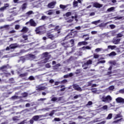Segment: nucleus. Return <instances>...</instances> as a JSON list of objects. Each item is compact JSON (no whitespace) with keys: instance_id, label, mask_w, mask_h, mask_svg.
I'll use <instances>...</instances> for the list:
<instances>
[{"instance_id":"obj_1","label":"nucleus","mask_w":124,"mask_h":124,"mask_svg":"<svg viewBox=\"0 0 124 124\" xmlns=\"http://www.w3.org/2000/svg\"><path fill=\"white\" fill-rule=\"evenodd\" d=\"M99 97L102 101V102H105V103H110L112 101L113 98L110 95H108L105 96L104 95H99Z\"/></svg>"},{"instance_id":"obj_2","label":"nucleus","mask_w":124,"mask_h":124,"mask_svg":"<svg viewBox=\"0 0 124 124\" xmlns=\"http://www.w3.org/2000/svg\"><path fill=\"white\" fill-rule=\"evenodd\" d=\"M60 32H61V31H58L57 32V33H56V34H55L54 36V35H53L50 33H48L47 34V36L48 38H49V39H51V40H54V39H55V38H56V37H58V36H59V35H60Z\"/></svg>"},{"instance_id":"obj_3","label":"nucleus","mask_w":124,"mask_h":124,"mask_svg":"<svg viewBox=\"0 0 124 124\" xmlns=\"http://www.w3.org/2000/svg\"><path fill=\"white\" fill-rule=\"evenodd\" d=\"M92 62L93 61L91 60L87 61V62L82 65L83 69H88V68H89V65H90V64H92Z\"/></svg>"},{"instance_id":"obj_4","label":"nucleus","mask_w":124,"mask_h":124,"mask_svg":"<svg viewBox=\"0 0 124 124\" xmlns=\"http://www.w3.org/2000/svg\"><path fill=\"white\" fill-rule=\"evenodd\" d=\"M18 47V45L16 44H13L8 46L6 48V51H9L10 49H15V48H17Z\"/></svg>"},{"instance_id":"obj_5","label":"nucleus","mask_w":124,"mask_h":124,"mask_svg":"<svg viewBox=\"0 0 124 124\" xmlns=\"http://www.w3.org/2000/svg\"><path fill=\"white\" fill-rule=\"evenodd\" d=\"M67 44L66 43H62V45L65 47V48H66V47H72L74 44V40H71L70 42L69 43V44L67 46L65 45Z\"/></svg>"},{"instance_id":"obj_6","label":"nucleus","mask_w":124,"mask_h":124,"mask_svg":"<svg viewBox=\"0 0 124 124\" xmlns=\"http://www.w3.org/2000/svg\"><path fill=\"white\" fill-rule=\"evenodd\" d=\"M28 24H30L31 26V27H36V23L34 22V20L33 19H31L30 20V21L27 22L26 23L25 25H28Z\"/></svg>"},{"instance_id":"obj_7","label":"nucleus","mask_w":124,"mask_h":124,"mask_svg":"<svg viewBox=\"0 0 124 124\" xmlns=\"http://www.w3.org/2000/svg\"><path fill=\"white\" fill-rule=\"evenodd\" d=\"M56 3H57V2L56 1H52L47 5V7L48 8H54L55 7V5H56Z\"/></svg>"},{"instance_id":"obj_8","label":"nucleus","mask_w":124,"mask_h":124,"mask_svg":"<svg viewBox=\"0 0 124 124\" xmlns=\"http://www.w3.org/2000/svg\"><path fill=\"white\" fill-rule=\"evenodd\" d=\"M42 117H43V115H35L32 117V120L35 121V122H37L39 121V119L42 118Z\"/></svg>"},{"instance_id":"obj_9","label":"nucleus","mask_w":124,"mask_h":124,"mask_svg":"<svg viewBox=\"0 0 124 124\" xmlns=\"http://www.w3.org/2000/svg\"><path fill=\"white\" fill-rule=\"evenodd\" d=\"M115 100L118 103H124V99L121 97H118Z\"/></svg>"},{"instance_id":"obj_10","label":"nucleus","mask_w":124,"mask_h":124,"mask_svg":"<svg viewBox=\"0 0 124 124\" xmlns=\"http://www.w3.org/2000/svg\"><path fill=\"white\" fill-rule=\"evenodd\" d=\"M42 30H44V27L42 26H40L36 29L35 31L36 33H40V32Z\"/></svg>"},{"instance_id":"obj_11","label":"nucleus","mask_w":124,"mask_h":124,"mask_svg":"<svg viewBox=\"0 0 124 124\" xmlns=\"http://www.w3.org/2000/svg\"><path fill=\"white\" fill-rule=\"evenodd\" d=\"M73 88L75 89V90H76V91H78V92H82V88H81V87L77 84H74L73 85Z\"/></svg>"},{"instance_id":"obj_12","label":"nucleus","mask_w":124,"mask_h":124,"mask_svg":"<svg viewBox=\"0 0 124 124\" xmlns=\"http://www.w3.org/2000/svg\"><path fill=\"white\" fill-rule=\"evenodd\" d=\"M46 90V87L39 86L38 87H36V91L38 92H40V91H43Z\"/></svg>"},{"instance_id":"obj_13","label":"nucleus","mask_w":124,"mask_h":124,"mask_svg":"<svg viewBox=\"0 0 124 124\" xmlns=\"http://www.w3.org/2000/svg\"><path fill=\"white\" fill-rule=\"evenodd\" d=\"M46 13L47 15H53V14H55V11H54V10H50L46 12Z\"/></svg>"},{"instance_id":"obj_14","label":"nucleus","mask_w":124,"mask_h":124,"mask_svg":"<svg viewBox=\"0 0 124 124\" xmlns=\"http://www.w3.org/2000/svg\"><path fill=\"white\" fill-rule=\"evenodd\" d=\"M93 6H94V7H96V8H100V7H102V5L98 3H95L93 4Z\"/></svg>"},{"instance_id":"obj_15","label":"nucleus","mask_w":124,"mask_h":124,"mask_svg":"<svg viewBox=\"0 0 124 124\" xmlns=\"http://www.w3.org/2000/svg\"><path fill=\"white\" fill-rule=\"evenodd\" d=\"M121 41V39H114L112 41V43H113V44H119V43H120V41Z\"/></svg>"},{"instance_id":"obj_16","label":"nucleus","mask_w":124,"mask_h":124,"mask_svg":"<svg viewBox=\"0 0 124 124\" xmlns=\"http://www.w3.org/2000/svg\"><path fill=\"white\" fill-rule=\"evenodd\" d=\"M9 6V4H5L4 6L0 8V11H4L5 9H6V8L8 7Z\"/></svg>"},{"instance_id":"obj_17","label":"nucleus","mask_w":124,"mask_h":124,"mask_svg":"<svg viewBox=\"0 0 124 124\" xmlns=\"http://www.w3.org/2000/svg\"><path fill=\"white\" fill-rule=\"evenodd\" d=\"M11 67L9 66L8 65L7 66H3L1 67L0 68V69L2 70V71H3L4 69H6L7 68H11Z\"/></svg>"},{"instance_id":"obj_18","label":"nucleus","mask_w":124,"mask_h":124,"mask_svg":"<svg viewBox=\"0 0 124 124\" xmlns=\"http://www.w3.org/2000/svg\"><path fill=\"white\" fill-rule=\"evenodd\" d=\"M62 97H53L51 99V101H60V100H62Z\"/></svg>"},{"instance_id":"obj_19","label":"nucleus","mask_w":124,"mask_h":124,"mask_svg":"<svg viewBox=\"0 0 124 124\" xmlns=\"http://www.w3.org/2000/svg\"><path fill=\"white\" fill-rule=\"evenodd\" d=\"M88 44V42L85 41L80 42L78 43V46H81L82 45H87Z\"/></svg>"},{"instance_id":"obj_20","label":"nucleus","mask_w":124,"mask_h":124,"mask_svg":"<svg viewBox=\"0 0 124 124\" xmlns=\"http://www.w3.org/2000/svg\"><path fill=\"white\" fill-rule=\"evenodd\" d=\"M27 3H24L22 6L20 8V9L22 10V11H24L26 8H27Z\"/></svg>"},{"instance_id":"obj_21","label":"nucleus","mask_w":124,"mask_h":124,"mask_svg":"<svg viewBox=\"0 0 124 124\" xmlns=\"http://www.w3.org/2000/svg\"><path fill=\"white\" fill-rule=\"evenodd\" d=\"M108 49H111V50H114V49L117 48V46H108Z\"/></svg>"},{"instance_id":"obj_22","label":"nucleus","mask_w":124,"mask_h":124,"mask_svg":"<svg viewBox=\"0 0 124 124\" xmlns=\"http://www.w3.org/2000/svg\"><path fill=\"white\" fill-rule=\"evenodd\" d=\"M29 31L28 28L24 27L23 28L22 30L21 31L22 32H27Z\"/></svg>"},{"instance_id":"obj_23","label":"nucleus","mask_w":124,"mask_h":124,"mask_svg":"<svg viewBox=\"0 0 124 124\" xmlns=\"http://www.w3.org/2000/svg\"><path fill=\"white\" fill-rule=\"evenodd\" d=\"M48 61H49V58L47 57L46 58H45V59L44 60H43L42 61H41L42 63H46V62H48Z\"/></svg>"},{"instance_id":"obj_24","label":"nucleus","mask_w":124,"mask_h":124,"mask_svg":"<svg viewBox=\"0 0 124 124\" xmlns=\"http://www.w3.org/2000/svg\"><path fill=\"white\" fill-rule=\"evenodd\" d=\"M96 53H98V52H101V51H104L103 48H97L95 50Z\"/></svg>"},{"instance_id":"obj_25","label":"nucleus","mask_w":124,"mask_h":124,"mask_svg":"<svg viewBox=\"0 0 124 124\" xmlns=\"http://www.w3.org/2000/svg\"><path fill=\"white\" fill-rule=\"evenodd\" d=\"M115 8L114 7H110V8L107 9V11L108 12H111L113 11L115 9Z\"/></svg>"},{"instance_id":"obj_26","label":"nucleus","mask_w":124,"mask_h":124,"mask_svg":"<svg viewBox=\"0 0 124 124\" xmlns=\"http://www.w3.org/2000/svg\"><path fill=\"white\" fill-rule=\"evenodd\" d=\"M100 22V20H98L97 21H93L92 22V24H93L94 25H97V24H99V22Z\"/></svg>"},{"instance_id":"obj_27","label":"nucleus","mask_w":124,"mask_h":124,"mask_svg":"<svg viewBox=\"0 0 124 124\" xmlns=\"http://www.w3.org/2000/svg\"><path fill=\"white\" fill-rule=\"evenodd\" d=\"M112 114L111 113L109 114L107 117V120H111V119H112Z\"/></svg>"},{"instance_id":"obj_28","label":"nucleus","mask_w":124,"mask_h":124,"mask_svg":"<svg viewBox=\"0 0 124 124\" xmlns=\"http://www.w3.org/2000/svg\"><path fill=\"white\" fill-rule=\"evenodd\" d=\"M123 117L121 114H117L116 117L114 118V120H116V119H118L119 118H122Z\"/></svg>"},{"instance_id":"obj_29","label":"nucleus","mask_w":124,"mask_h":124,"mask_svg":"<svg viewBox=\"0 0 124 124\" xmlns=\"http://www.w3.org/2000/svg\"><path fill=\"white\" fill-rule=\"evenodd\" d=\"M106 36H107V34L106 33L102 34L100 35V37H101L102 38H105Z\"/></svg>"},{"instance_id":"obj_30","label":"nucleus","mask_w":124,"mask_h":124,"mask_svg":"<svg viewBox=\"0 0 124 124\" xmlns=\"http://www.w3.org/2000/svg\"><path fill=\"white\" fill-rule=\"evenodd\" d=\"M60 8H62V9H65V8H66L67 7V6L61 4L60 5Z\"/></svg>"},{"instance_id":"obj_31","label":"nucleus","mask_w":124,"mask_h":124,"mask_svg":"<svg viewBox=\"0 0 124 124\" xmlns=\"http://www.w3.org/2000/svg\"><path fill=\"white\" fill-rule=\"evenodd\" d=\"M74 6H78V2L76 0H74L73 2Z\"/></svg>"},{"instance_id":"obj_32","label":"nucleus","mask_w":124,"mask_h":124,"mask_svg":"<svg viewBox=\"0 0 124 124\" xmlns=\"http://www.w3.org/2000/svg\"><path fill=\"white\" fill-rule=\"evenodd\" d=\"M93 58L94 59H98V58H99V55H98L97 54H93Z\"/></svg>"},{"instance_id":"obj_33","label":"nucleus","mask_w":124,"mask_h":124,"mask_svg":"<svg viewBox=\"0 0 124 124\" xmlns=\"http://www.w3.org/2000/svg\"><path fill=\"white\" fill-rule=\"evenodd\" d=\"M4 75L6 76V77H8V76H10V73H7V72H5L3 73Z\"/></svg>"},{"instance_id":"obj_34","label":"nucleus","mask_w":124,"mask_h":124,"mask_svg":"<svg viewBox=\"0 0 124 124\" xmlns=\"http://www.w3.org/2000/svg\"><path fill=\"white\" fill-rule=\"evenodd\" d=\"M115 89V86L112 85L110 86L109 88H108V90L109 91H113V90H114Z\"/></svg>"},{"instance_id":"obj_35","label":"nucleus","mask_w":124,"mask_h":124,"mask_svg":"<svg viewBox=\"0 0 124 124\" xmlns=\"http://www.w3.org/2000/svg\"><path fill=\"white\" fill-rule=\"evenodd\" d=\"M106 62V61H105V60H103V61L99 60V62H97V64H99V63H105Z\"/></svg>"},{"instance_id":"obj_36","label":"nucleus","mask_w":124,"mask_h":124,"mask_svg":"<svg viewBox=\"0 0 124 124\" xmlns=\"http://www.w3.org/2000/svg\"><path fill=\"white\" fill-rule=\"evenodd\" d=\"M116 55H117V54H116V52H115L114 51H112L109 54V56H116Z\"/></svg>"},{"instance_id":"obj_37","label":"nucleus","mask_w":124,"mask_h":124,"mask_svg":"<svg viewBox=\"0 0 124 124\" xmlns=\"http://www.w3.org/2000/svg\"><path fill=\"white\" fill-rule=\"evenodd\" d=\"M55 112H56V110H52V111L50 112L49 115L52 117V116H53V115L55 114Z\"/></svg>"},{"instance_id":"obj_38","label":"nucleus","mask_w":124,"mask_h":124,"mask_svg":"<svg viewBox=\"0 0 124 124\" xmlns=\"http://www.w3.org/2000/svg\"><path fill=\"white\" fill-rule=\"evenodd\" d=\"M41 19L42 20H46V19H48V16H42Z\"/></svg>"},{"instance_id":"obj_39","label":"nucleus","mask_w":124,"mask_h":124,"mask_svg":"<svg viewBox=\"0 0 124 124\" xmlns=\"http://www.w3.org/2000/svg\"><path fill=\"white\" fill-rule=\"evenodd\" d=\"M102 108L103 110H107L108 109V106L105 105Z\"/></svg>"},{"instance_id":"obj_40","label":"nucleus","mask_w":124,"mask_h":124,"mask_svg":"<svg viewBox=\"0 0 124 124\" xmlns=\"http://www.w3.org/2000/svg\"><path fill=\"white\" fill-rule=\"evenodd\" d=\"M33 12L32 11H30L28 12L27 13H26V15H31V14H32Z\"/></svg>"},{"instance_id":"obj_41","label":"nucleus","mask_w":124,"mask_h":124,"mask_svg":"<svg viewBox=\"0 0 124 124\" xmlns=\"http://www.w3.org/2000/svg\"><path fill=\"white\" fill-rule=\"evenodd\" d=\"M71 12H68L67 13H66L65 16L66 17H69V16H71Z\"/></svg>"},{"instance_id":"obj_42","label":"nucleus","mask_w":124,"mask_h":124,"mask_svg":"<svg viewBox=\"0 0 124 124\" xmlns=\"http://www.w3.org/2000/svg\"><path fill=\"white\" fill-rule=\"evenodd\" d=\"M61 29H60V27L59 26H56L55 27L54 30L55 31H60Z\"/></svg>"},{"instance_id":"obj_43","label":"nucleus","mask_w":124,"mask_h":124,"mask_svg":"<svg viewBox=\"0 0 124 124\" xmlns=\"http://www.w3.org/2000/svg\"><path fill=\"white\" fill-rule=\"evenodd\" d=\"M86 105L87 106H91V105H93V102L89 101L88 104Z\"/></svg>"},{"instance_id":"obj_44","label":"nucleus","mask_w":124,"mask_h":124,"mask_svg":"<svg viewBox=\"0 0 124 124\" xmlns=\"http://www.w3.org/2000/svg\"><path fill=\"white\" fill-rule=\"evenodd\" d=\"M22 95H23V97H27V96H28V93H22Z\"/></svg>"},{"instance_id":"obj_45","label":"nucleus","mask_w":124,"mask_h":124,"mask_svg":"<svg viewBox=\"0 0 124 124\" xmlns=\"http://www.w3.org/2000/svg\"><path fill=\"white\" fill-rule=\"evenodd\" d=\"M109 27H110V29H111V30H113V29H115L116 26L115 25L112 24V25H110Z\"/></svg>"},{"instance_id":"obj_46","label":"nucleus","mask_w":124,"mask_h":124,"mask_svg":"<svg viewBox=\"0 0 124 124\" xmlns=\"http://www.w3.org/2000/svg\"><path fill=\"white\" fill-rule=\"evenodd\" d=\"M82 49H87L88 50H90L91 49V47L87 46L86 47L83 46L82 47Z\"/></svg>"},{"instance_id":"obj_47","label":"nucleus","mask_w":124,"mask_h":124,"mask_svg":"<svg viewBox=\"0 0 124 124\" xmlns=\"http://www.w3.org/2000/svg\"><path fill=\"white\" fill-rule=\"evenodd\" d=\"M59 66H61V64L58 63L56 65L54 66V68H58Z\"/></svg>"},{"instance_id":"obj_48","label":"nucleus","mask_w":124,"mask_h":124,"mask_svg":"<svg viewBox=\"0 0 124 124\" xmlns=\"http://www.w3.org/2000/svg\"><path fill=\"white\" fill-rule=\"evenodd\" d=\"M30 57L31 59H35V56L34 55H32V54H30Z\"/></svg>"},{"instance_id":"obj_49","label":"nucleus","mask_w":124,"mask_h":124,"mask_svg":"<svg viewBox=\"0 0 124 124\" xmlns=\"http://www.w3.org/2000/svg\"><path fill=\"white\" fill-rule=\"evenodd\" d=\"M54 120L55 122H61V119L60 118H55Z\"/></svg>"},{"instance_id":"obj_50","label":"nucleus","mask_w":124,"mask_h":124,"mask_svg":"<svg viewBox=\"0 0 124 124\" xmlns=\"http://www.w3.org/2000/svg\"><path fill=\"white\" fill-rule=\"evenodd\" d=\"M46 68H50V67H51V65L49 63H47L46 64Z\"/></svg>"},{"instance_id":"obj_51","label":"nucleus","mask_w":124,"mask_h":124,"mask_svg":"<svg viewBox=\"0 0 124 124\" xmlns=\"http://www.w3.org/2000/svg\"><path fill=\"white\" fill-rule=\"evenodd\" d=\"M50 110V108H45L42 109V111H49Z\"/></svg>"},{"instance_id":"obj_52","label":"nucleus","mask_w":124,"mask_h":124,"mask_svg":"<svg viewBox=\"0 0 124 124\" xmlns=\"http://www.w3.org/2000/svg\"><path fill=\"white\" fill-rule=\"evenodd\" d=\"M67 82V80L66 79H64L62 81H61V84H64L65 83H66Z\"/></svg>"},{"instance_id":"obj_53","label":"nucleus","mask_w":124,"mask_h":124,"mask_svg":"<svg viewBox=\"0 0 124 124\" xmlns=\"http://www.w3.org/2000/svg\"><path fill=\"white\" fill-rule=\"evenodd\" d=\"M29 80H34V77L33 76H31L29 78Z\"/></svg>"},{"instance_id":"obj_54","label":"nucleus","mask_w":124,"mask_h":124,"mask_svg":"<svg viewBox=\"0 0 124 124\" xmlns=\"http://www.w3.org/2000/svg\"><path fill=\"white\" fill-rule=\"evenodd\" d=\"M23 38H24L25 40H27L28 39V35H23Z\"/></svg>"},{"instance_id":"obj_55","label":"nucleus","mask_w":124,"mask_h":124,"mask_svg":"<svg viewBox=\"0 0 124 124\" xmlns=\"http://www.w3.org/2000/svg\"><path fill=\"white\" fill-rule=\"evenodd\" d=\"M80 72H81V70H80V69L77 70V71L76 72V74H79V73H80Z\"/></svg>"},{"instance_id":"obj_56","label":"nucleus","mask_w":124,"mask_h":124,"mask_svg":"<svg viewBox=\"0 0 124 124\" xmlns=\"http://www.w3.org/2000/svg\"><path fill=\"white\" fill-rule=\"evenodd\" d=\"M119 93H124V89H122V90H120L119 91Z\"/></svg>"},{"instance_id":"obj_57","label":"nucleus","mask_w":124,"mask_h":124,"mask_svg":"<svg viewBox=\"0 0 124 124\" xmlns=\"http://www.w3.org/2000/svg\"><path fill=\"white\" fill-rule=\"evenodd\" d=\"M92 34H96L97 33V31H92L91 32Z\"/></svg>"},{"instance_id":"obj_58","label":"nucleus","mask_w":124,"mask_h":124,"mask_svg":"<svg viewBox=\"0 0 124 124\" xmlns=\"http://www.w3.org/2000/svg\"><path fill=\"white\" fill-rule=\"evenodd\" d=\"M19 28H20L19 25H16L15 26L16 30H19Z\"/></svg>"},{"instance_id":"obj_59","label":"nucleus","mask_w":124,"mask_h":124,"mask_svg":"<svg viewBox=\"0 0 124 124\" xmlns=\"http://www.w3.org/2000/svg\"><path fill=\"white\" fill-rule=\"evenodd\" d=\"M59 84H61V82H58V81H56V82H55V86H58V85H59Z\"/></svg>"},{"instance_id":"obj_60","label":"nucleus","mask_w":124,"mask_h":124,"mask_svg":"<svg viewBox=\"0 0 124 124\" xmlns=\"http://www.w3.org/2000/svg\"><path fill=\"white\" fill-rule=\"evenodd\" d=\"M80 96H81V95H77L74 97V98L77 99L78 97H80Z\"/></svg>"},{"instance_id":"obj_61","label":"nucleus","mask_w":124,"mask_h":124,"mask_svg":"<svg viewBox=\"0 0 124 124\" xmlns=\"http://www.w3.org/2000/svg\"><path fill=\"white\" fill-rule=\"evenodd\" d=\"M27 75H28V74L25 73V74L21 75L20 76H21V77H25V76H27Z\"/></svg>"},{"instance_id":"obj_62","label":"nucleus","mask_w":124,"mask_h":124,"mask_svg":"<svg viewBox=\"0 0 124 124\" xmlns=\"http://www.w3.org/2000/svg\"><path fill=\"white\" fill-rule=\"evenodd\" d=\"M95 15V14L94 13V12H92L90 13V16H94Z\"/></svg>"},{"instance_id":"obj_63","label":"nucleus","mask_w":124,"mask_h":124,"mask_svg":"<svg viewBox=\"0 0 124 124\" xmlns=\"http://www.w3.org/2000/svg\"><path fill=\"white\" fill-rule=\"evenodd\" d=\"M14 81V79L13 78H10L9 79V82L10 83H13V81Z\"/></svg>"},{"instance_id":"obj_64","label":"nucleus","mask_w":124,"mask_h":124,"mask_svg":"<svg viewBox=\"0 0 124 124\" xmlns=\"http://www.w3.org/2000/svg\"><path fill=\"white\" fill-rule=\"evenodd\" d=\"M49 28H55V26L53 25V24H50L49 26H48Z\"/></svg>"}]
</instances>
